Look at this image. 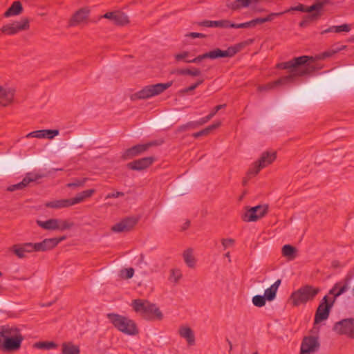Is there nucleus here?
Returning a JSON list of instances; mask_svg holds the SVG:
<instances>
[{"label":"nucleus","instance_id":"f257e3e1","mask_svg":"<svg viewBox=\"0 0 354 354\" xmlns=\"http://www.w3.org/2000/svg\"><path fill=\"white\" fill-rule=\"evenodd\" d=\"M313 59L312 57L303 55L295 57L290 61L281 62L277 64V67L281 69H288L290 74L283 76L277 80L269 82L265 85L260 86L259 91H268L273 89L279 86L288 84L292 82L298 76H304L310 73V71L306 68L309 60Z\"/></svg>","mask_w":354,"mask_h":354},{"label":"nucleus","instance_id":"f03ea898","mask_svg":"<svg viewBox=\"0 0 354 354\" xmlns=\"http://www.w3.org/2000/svg\"><path fill=\"white\" fill-rule=\"evenodd\" d=\"M24 337L20 330L14 326H0V350L13 352L21 348Z\"/></svg>","mask_w":354,"mask_h":354},{"label":"nucleus","instance_id":"7ed1b4c3","mask_svg":"<svg viewBox=\"0 0 354 354\" xmlns=\"http://www.w3.org/2000/svg\"><path fill=\"white\" fill-rule=\"evenodd\" d=\"M133 310L147 321H161L163 314L155 304L145 299H133L131 303Z\"/></svg>","mask_w":354,"mask_h":354},{"label":"nucleus","instance_id":"20e7f679","mask_svg":"<svg viewBox=\"0 0 354 354\" xmlns=\"http://www.w3.org/2000/svg\"><path fill=\"white\" fill-rule=\"evenodd\" d=\"M106 317L118 331L125 335L135 336L139 333L136 323L128 317L117 313H108Z\"/></svg>","mask_w":354,"mask_h":354},{"label":"nucleus","instance_id":"39448f33","mask_svg":"<svg viewBox=\"0 0 354 354\" xmlns=\"http://www.w3.org/2000/svg\"><path fill=\"white\" fill-rule=\"evenodd\" d=\"M347 289H339L338 292H336L337 289H330L328 295H325L322 299V302L318 306L315 316V323H319L328 317L330 310L333 305V303L337 297L342 295Z\"/></svg>","mask_w":354,"mask_h":354},{"label":"nucleus","instance_id":"423d86ee","mask_svg":"<svg viewBox=\"0 0 354 354\" xmlns=\"http://www.w3.org/2000/svg\"><path fill=\"white\" fill-rule=\"evenodd\" d=\"M173 84V82L167 83H158L156 84L148 85L142 90L136 93L134 96L137 99H147L155 95H158L166 89L169 88Z\"/></svg>","mask_w":354,"mask_h":354},{"label":"nucleus","instance_id":"0eeeda50","mask_svg":"<svg viewBox=\"0 0 354 354\" xmlns=\"http://www.w3.org/2000/svg\"><path fill=\"white\" fill-rule=\"evenodd\" d=\"M310 289H297L292 292L290 295L288 302L292 306H299L301 304H305L309 299H313L317 294V291H314L310 294Z\"/></svg>","mask_w":354,"mask_h":354},{"label":"nucleus","instance_id":"6e6552de","mask_svg":"<svg viewBox=\"0 0 354 354\" xmlns=\"http://www.w3.org/2000/svg\"><path fill=\"white\" fill-rule=\"evenodd\" d=\"M268 209V205H257L250 207L243 214L242 219L245 222L257 221L267 214Z\"/></svg>","mask_w":354,"mask_h":354},{"label":"nucleus","instance_id":"1a4fd4ad","mask_svg":"<svg viewBox=\"0 0 354 354\" xmlns=\"http://www.w3.org/2000/svg\"><path fill=\"white\" fill-rule=\"evenodd\" d=\"M157 145V141H152L145 144L134 145L132 147L126 149L122 155V158L124 160L131 159L133 157L139 156L146 151L149 147Z\"/></svg>","mask_w":354,"mask_h":354},{"label":"nucleus","instance_id":"9d476101","mask_svg":"<svg viewBox=\"0 0 354 354\" xmlns=\"http://www.w3.org/2000/svg\"><path fill=\"white\" fill-rule=\"evenodd\" d=\"M139 221L138 217L128 216L122 219L119 223H115L111 227L113 232L121 233L129 232L131 230Z\"/></svg>","mask_w":354,"mask_h":354},{"label":"nucleus","instance_id":"9b49d317","mask_svg":"<svg viewBox=\"0 0 354 354\" xmlns=\"http://www.w3.org/2000/svg\"><path fill=\"white\" fill-rule=\"evenodd\" d=\"M29 28V21L27 18L23 19L21 21H14L2 26L1 31L6 35H15L19 31L25 30Z\"/></svg>","mask_w":354,"mask_h":354},{"label":"nucleus","instance_id":"f8f14e48","mask_svg":"<svg viewBox=\"0 0 354 354\" xmlns=\"http://www.w3.org/2000/svg\"><path fill=\"white\" fill-rule=\"evenodd\" d=\"M333 330L339 334L347 335L354 338V319H345L335 323Z\"/></svg>","mask_w":354,"mask_h":354},{"label":"nucleus","instance_id":"ddd939ff","mask_svg":"<svg viewBox=\"0 0 354 354\" xmlns=\"http://www.w3.org/2000/svg\"><path fill=\"white\" fill-rule=\"evenodd\" d=\"M102 18L111 20L116 26H124L129 21L127 15L119 10L108 12L100 17V19Z\"/></svg>","mask_w":354,"mask_h":354},{"label":"nucleus","instance_id":"4468645a","mask_svg":"<svg viewBox=\"0 0 354 354\" xmlns=\"http://www.w3.org/2000/svg\"><path fill=\"white\" fill-rule=\"evenodd\" d=\"M278 289H266L263 295H257L252 297V304L257 307H263L266 301H273L277 295Z\"/></svg>","mask_w":354,"mask_h":354},{"label":"nucleus","instance_id":"2eb2a0df","mask_svg":"<svg viewBox=\"0 0 354 354\" xmlns=\"http://www.w3.org/2000/svg\"><path fill=\"white\" fill-rule=\"evenodd\" d=\"M319 347V344L316 337L313 336L306 337L301 343L300 354H310L316 351Z\"/></svg>","mask_w":354,"mask_h":354},{"label":"nucleus","instance_id":"dca6fc26","mask_svg":"<svg viewBox=\"0 0 354 354\" xmlns=\"http://www.w3.org/2000/svg\"><path fill=\"white\" fill-rule=\"evenodd\" d=\"M154 160L155 158L152 156L142 158L129 162L127 167L131 170L141 171L151 165Z\"/></svg>","mask_w":354,"mask_h":354},{"label":"nucleus","instance_id":"f3484780","mask_svg":"<svg viewBox=\"0 0 354 354\" xmlns=\"http://www.w3.org/2000/svg\"><path fill=\"white\" fill-rule=\"evenodd\" d=\"M59 133V131L58 129H42L30 132L26 137L53 139Z\"/></svg>","mask_w":354,"mask_h":354},{"label":"nucleus","instance_id":"a211bd4d","mask_svg":"<svg viewBox=\"0 0 354 354\" xmlns=\"http://www.w3.org/2000/svg\"><path fill=\"white\" fill-rule=\"evenodd\" d=\"M219 58H222L220 53V48H216L212 50L200 55L195 58L192 59V60L185 59V62L197 64L205 59H216Z\"/></svg>","mask_w":354,"mask_h":354},{"label":"nucleus","instance_id":"6ab92c4d","mask_svg":"<svg viewBox=\"0 0 354 354\" xmlns=\"http://www.w3.org/2000/svg\"><path fill=\"white\" fill-rule=\"evenodd\" d=\"M90 13V10L87 7L82 8L76 11L70 19L71 26H75L82 22L86 21Z\"/></svg>","mask_w":354,"mask_h":354},{"label":"nucleus","instance_id":"aec40b11","mask_svg":"<svg viewBox=\"0 0 354 354\" xmlns=\"http://www.w3.org/2000/svg\"><path fill=\"white\" fill-rule=\"evenodd\" d=\"M252 39H249V43H252ZM248 44V41H243V42L236 44L234 46H231L228 47L226 50L220 49L221 57L222 58L232 57L237 53H239L240 50H241V49L243 48Z\"/></svg>","mask_w":354,"mask_h":354},{"label":"nucleus","instance_id":"412c9836","mask_svg":"<svg viewBox=\"0 0 354 354\" xmlns=\"http://www.w3.org/2000/svg\"><path fill=\"white\" fill-rule=\"evenodd\" d=\"M253 3H258V0H227L226 6L232 10H238L243 8H247Z\"/></svg>","mask_w":354,"mask_h":354},{"label":"nucleus","instance_id":"4be33fe9","mask_svg":"<svg viewBox=\"0 0 354 354\" xmlns=\"http://www.w3.org/2000/svg\"><path fill=\"white\" fill-rule=\"evenodd\" d=\"M14 98V90L6 89L0 86V105L6 106L12 103Z\"/></svg>","mask_w":354,"mask_h":354},{"label":"nucleus","instance_id":"5701e85b","mask_svg":"<svg viewBox=\"0 0 354 354\" xmlns=\"http://www.w3.org/2000/svg\"><path fill=\"white\" fill-rule=\"evenodd\" d=\"M179 335L185 339L188 345L195 344V335L191 328L188 326H180L178 329Z\"/></svg>","mask_w":354,"mask_h":354},{"label":"nucleus","instance_id":"b1692460","mask_svg":"<svg viewBox=\"0 0 354 354\" xmlns=\"http://www.w3.org/2000/svg\"><path fill=\"white\" fill-rule=\"evenodd\" d=\"M276 152L269 153L264 152L262 153L259 160L255 163L257 164L260 168H264L271 164L276 159Z\"/></svg>","mask_w":354,"mask_h":354},{"label":"nucleus","instance_id":"393cba45","mask_svg":"<svg viewBox=\"0 0 354 354\" xmlns=\"http://www.w3.org/2000/svg\"><path fill=\"white\" fill-rule=\"evenodd\" d=\"M45 206L53 209H62L73 206L71 198L55 200L46 203Z\"/></svg>","mask_w":354,"mask_h":354},{"label":"nucleus","instance_id":"a878e982","mask_svg":"<svg viewBox=\"0 0 354 354\" xmlns=\"http://www.w3.org/2000/svg\"><path fill=\"white\" fill-rule=\"evenodd\" d=\"M331 3L330 0H315L314 3L308 6V10L312 13H318L319 18H320L324 7Z\"/></svg>","mask_w":354,"mask_h":354},{"label":"nucleus","instance_id":"bb28decb","mask_svg":"<svg viewBox=\"0 0 354 354\" xmlns=\"http://www.w3.org/2000/svg\"><path fill=\"white\" fill-rule=\"evenodd\" d=\"M95 192L94 189H89L78 193L75 197L71 198L73 205L84 201L86 198H90Z\"/></svg>","mask_w":354,"mask_h":354},{"label":"nucleus","instance_id":"cd10ccee","mask_svg":"<svg viewBox=\"0 0 354 354\" xmlns=\"http://www.w3.org/2000/svg\"><path fill=\"white\" fill-rule=\"evenodd\" d=\"M23 11V7L20 1H14L10 7L4 12L5 17H10L11 16L18 15Z\"/></svg>","mask_w":354,"mask_h":354},{"label":"nucleus","instance_id":"c85d7f7f","mask_svg":"<svg viewBox=\"0 0 354 354\" xmlns=\"http://www.w3.org/2000/svg\"><path fill=\"white\" fill-rule=\"evenodd\" d=\"M36 222L38 226L48 230H57L59 223L58 218H50L45 221L37 220Z\"/></svg>","mask_w":354,"mask_h":354},{"label":"nucleus","instance_id":"c756f323","mask_svg":"<svg viewBox=\"0 0 354 354\" xmlns=\"http://www.w3.org/2000/svg\"><path fill=\"white\" fill-rule=\"evenodd\" d=\"M78 346L71 342H64L62 345V354H80Z\"/></svg>","mask_w":354,"mask_h":354},{"label":"nucleus","instance_id":"7c9ffc66","mask_svg":"<svg viewBox=\"0 0 354 354\" xmlns=\"http://www.w3.org/2000/svg\"><path fill=\"white\" fill-rule=\"evenodd\" d=\"M37 252H44L55 248L52 238L45 239L41 242L36 243Z\"/></svg>","mask_w":354,"mask_h":354},{"label":"nucleus","instance_id":"2f4dec72","mask_svg":"<svg viewBox=\"0 0 354 354\" xmlns=\"http://www.w3.org/2000/svg\"><path fill=\"white\" fill-rule=\"evenodd\" d=\"M318 13H312L309 15H304L303 17L302 21H301L299 24V26L301 28H306L309 26L311 22L316 21L319 19Z\"/></svg>","mask_w":354,"mask_h":354},{"label":"nucleus","instance_id":"473e14b6","mask_svg":"<svg viewBox=\"0 0 354 354\" xmlns=\"http://www.w3.org/2000/svg\"><path fill=\"white\" fill-rule=\"evenodd\" d=\"M297 249L295 247L287 244L282 248V254L290 260H293L297 255Z\"/></svg>","mask_w":354,"mask_h":354},{"label":"nucleus","instance_id":"72a5a7b5","mask_svg":"<svg viewBox=\"0 0 354 354\" xmlns=\"http://www.w3.org/2000/svg\"><path fill=\"white\" fill-rule=\"evenodd\" d=\"M183 256L187 266L189 268H194L196 263V259L193 256V250L192 248L187 249L184 251Z\"/></svg>","mask_w":354,"mask_h":354},{"label":"nucleus","instance_id":"f704fd0d","mask_svg":"<svg viewBox=\"0 0 354 354\" xmlns=\"http://www.w3.org/2000/svg\"><path fill=\"white\" fill-rule=\"evenodd\" d=\"M12 252L18 258L23 259L26 257L25 251L21 244H15L10 248Z\"/></svg>","mask_w":354,"mask_h":354},{"label":"nucleus","instance_id":"c9c22d12","mask_svg":"<svg viewBox=\"0 0 354 354\" xmlns=\"http://www.w3.org/2000/svg\"><path fill=\"white\" fill-rule=\"evenodd\" d=\"M35 347L40 349L50 350L57 348V345L53 342H39L35 344Z\"/></svg>","mask_w":354,"mask_h":354},{"label":"nucleus","instance_id":"e433bc0d","mask_svg":"<svg viewBox=\"0 0 354 354\" xmlns=\"http://www.w3.org/2000/svg\"><path fill=\"white\" fill-rule=\"evenodd\" d=\"M212 28H232V21L227 19H223L219 21H212Z\"/></svg>","mask_w":354,"mask_h":354},{"label":"nucleus","instance_id":"4c0bfd02","mask_svg":"<svg viewBox=\"0 0 354 354\" xmlns=\"http://www.w3.org/2000/svg\"><path fill=\"white\" fill-rule=\"evenodd\" d=\"M58 221L57 230L64 231L71 229L74 225L73 222L68 220L58 219Z\"/></svg>","mask_w":354,"mask_h":354},{"label":"nucleus","instance_id":"58836bf2","mask_svg":"<svg viewBox=\"0 0 354 354\" xmlns=\"http://www.w3.org/2000/svg\"><path fill=\"white\" fill-rule=\"evenodd\" d=\"M292 11H299V12H302L310 13V12H309V10H308V6H305L302 3H299L296 6H292V7L289 8L288 9H287L284 11V13H288Z\"/></svg>","mask_w":354,"mask_h":354},{"label":"nucleus","instance_id":"ea45409f","mask_svg":"<svg viewBox=\"0 0 354 354\" xmlns=\"http://www.w3.org/2000/svg\"><path fill=\"white\" fill-rule=\"evenodd\" d=\"M27 186V181L23 179L20 183L8 186L7 191L12 192L16 190H21L24 189Z\"/></svg>","mask_w":354,"mask_h":354},{"label":"nucleus","instance_id":"a19ab883","mask_svg":"<svg viewBox=\"0 0 354 354\" xmlns=\"http://www.w3.org/2000/svg\"><path fill=\"white\" fill-rule=\"evenodd\" d=\"M134 274V269L133 268H123L120 270L119 276L122 279H131Z\"/></svg>","mask_w":354,"mask_h":354},{"label":"nucleus","instance_id":"79ce46f5","mask_svg":"<svg viewBox=\"0 0 354 354\" xmlns=\"http://www.w3.org/2000/svg\"><path fill=\"white\" fill-rule=\"evenodd\" d=\"M253 27H254L253 20L241 24H235L232 22V28H250Z\"/></svg>","mask_w":354,"mask_h":354},{"label":"nucleus","instance_id":"37998d69","mask_svg":"<svg viewBox=\"0 0 354 354\" xmlns=\"http://www.w3.org/2000/svg\"><path fill=\"white\" fill-rule=\"evenodd\" d=\"M221 125V122L220 121H218V122L213 123L211 125H209L208 127H205V129H202L204 136L209 135L212 131L218 128Z\"/></svg>","mask_w":354,"mask_h":354},{"label":"nucleus","instance_id":"c03bdc74","mask_svg":"<svg viewBox=\"0 0 354 354\" xmlns=\"http://www.w3.org/2000/svg\"><path fill=\"white\" fill-rule=\"evenodd\" d=\"M42 177L41 175L35 173H28L26 176L24 178V180L27 181V185L31 182H35L37 180L41 178Z\"/></svg>","mask_w":354,"mask_h":354},{"label":"nucleus","instance_id":"a18cd8bd","mask_svg":"<svg viewBox=\"0 0 354 354\" xmlns=\"http://www.w3.org/2000/svg\"><path fill=\"white\" fill-rule=\"evenodd\" d=\"M86 182V178H76L73 182L69 183L67 184L68 187H83Z\"/></svg>","mask_w":354,"mask_h":354},{"label":"nucleus","instance_id":"49530a36","mask_svg":"<svg viewBox=\"0 0 354 354\" xmlns=\"http://www.w3.org/2000/svg\"><path fill=\"white\" fill-rule=\"evenodd\" d=\"M261 169L262 168H260V167L254 162L253 167L250 168L248 171L247 172V177L248 178H250L252 176H256Z\"/></svg>","mask_w":354,"mask_h":354},{"label":"nucleus","instance_id":"de8ad7c7","mask_svg":"<svg viewBox=\"0 0 354 354\" xmlns=\"http://www.w3.org/2000/svg\"><path fill=\"white\" fill-rule=\"evenodd\" d=\"M347 265V261H339L338 260H333L331 262V268L334 270H342Z\"/></svg>","mask_w":354,"mask_h":354},{"label":"nucleus","instance_id":"09e8293b","mask_svg":"<svg viewBox=\"0 0 354 354\" xmlns=\"http://www.w3.org/2000/svg\"><path fill=\"white\" fill-rule=\"evenodd\" d=\"M25 252H37L36 243H25L21 244Z\"/></svg>","mask_w":354,"mask_h":354},{"label":"nucleus","instance_id":"8fccbe9b","mask_svg":"<svg viewBox=\"0 0 354 354\" xmlns=\"http://www.w3.org/2000/svg\"><path fill=\"white\" fill-rule=\"evenodd\" d=\"M201 75V71L198 68H186V75L198 77Z\"/></svg>","mask_w":354,"mask_h":354},{"label":"nucleus","instance_id":"3c124183","mask_svg":"<svg viewBox=\"0 0 354 354\" xmlns=\"http://www.w3.org/2000/svg\"><path fill=\"white\" fill-rule=\"evenodd\" d=\"M189 51H183L182 53L176 54L174 57L177 62L183 61L185 62V59H187L189 57Z\"/></svg>","mask_w":354,"mask_h":354},{"label":"nucleus","instance_id":"603ef678","mask_svg":"<svg viewBox=\"0 0 354 354\" xmlns=\"http://www.w3.org/2000/svg\"><path fill=\"white\" fill-rule=\"evenodd\" d=\"M339 50V49L338 48L337 50H328L324 51L319 55V58L324 59H326L328 57H330L333 55H334L336 53H337Z\"/></svg>","mask_w":354,"mask_h":354},{"label":"nucleus","instance_id":"864d4df0","mask_svg":"<svg viewBox=\"0 0 354 354\" xmlns=\"http://www.w3.org/2000/svg\"><path fill=\"white\" fill-rule=\"evenodd\" d=\"M203 82H204L203 79H199L194 84L185 88L183 91L185 93L192 91L195 90L199 85L202 84L203 83Z\"/></svg>","mask_w":354,"mask_h":354},{"label":"nucleus","instance_id":"5fc2aeb1","mask_svg":"<svg viewBox=\"0 0 354 354\" xmlns=\"http://www.w3.org/2000/svg\"><path fill=\"white\" fill-rule=\"evenodd\" d=\"M235 241L233 239H223L221 240L222 245L224 248V250L227 249V248L232 247Z\"/></svg>","mask_w":354,"mask_h":354},{"label":"nucleus","instance_id":"6e6d98bb","mask_svg":"<svg viewBox=\"0 0 354 354\" xmlns=\"http://www.w3.org/2000/svg\"><path fill=\"white\" fill-rule=\"evenodd\" d=\"M283 14H285L284 11L283 12H271L268 16L264 17L265 18V21L266 22L272 21L274 19V17H280V16H281Z\"/></svg>","mask_w":354,"mask_h":354},{"label":"nucleus","instance_id":"4d7b16f0","mask_svg":"<svg viewBox=\"0 0 354 354\" xmlns=\"http://www.w3.org/2000/svg\"><path fill=\"white\" fill-rule=\"evenodd\" d=\"M180 276L181 273L179 270H172L170 276V279L173 280L174 281H177L178 279L180 277Z\"/></svg>","mask_w":354,"mask_h":354},{"label":"nucleus","instance_id":"13d9d810","mask_svg":"<svg viewBox=\"0 0 354 354\" xmlns=\"http://www.w3.org/2000/svg\"><path fill=\"white\" fill-rule=\"evenodd\" d=\"M124 195V192H116L113 193H109L106 196V198H115L120 196H123Z\"/></svg>","mask_w":354,"mask_h":354},{"label":"nucleus","instance_id":"bf43d9fd","mask_svg":"<svg viewBox=\"0 0 354 354\" xmlns=\"http://www.w3.org/2000/svg\"><path fill=\"white\" fill-rule=\"evenodd\" d=\"M186 36L192 37L193 39H194V38H205L206 37V35L205 34L199 33V32H194L187 34Z\"/></svg>","mask_w":354,"mask_h":354},{"label":"nucleus","instance_id":"052dcab7","mask_svg":"<svg viewBox=\"0 0 354 354\" xmlns=\"http://www.w3.org/2000/svg\"><path fill=\"white\" fill-rule=\"evenodd\" d=\"M226 105L225 104L217 105L211 111V112L209 114L211 115L212 118H213L219 110H221Z\"/></svg>","mask_w":354,"mask_h":354},{"label":"nucleus","instance_id":"680f3d73","mask_svg":"<svg viewBox=\"0 0 354 354\" xmlns=\"http://www.w3.org/2000/svg\"><path fill=\"white\" fill-rule=\"evenodd\" d=\"M171 74L177 75H186V68H176L171 71Z\"/></svg>","mask_w":354,"mask_h":354},{"label":"nucleus","instance_id":"e2e57ef3","mask_svg":"<svg viewBox=\"0 0 354 354\" xmlns=\"http://www.w3.org/2000/svg\"><path fill=\"white\" fill-rule=\"evenodd\" d=\"M187 127L188 129H195L198 128L199 126L198 121H190L187 123Z\"/></svg>","mask_w":354,"mask_h":354},{"label":"nucleus","instance_id":"0e129e2a","mask_svg":"<svg viewBox=\"0 0 354 354\" xmlns=\"http://www.w3.org/2000/svg\"><path fill=\"white\" fill-rule=\"evenodd\" d=\"M212 21H211V20H204V21L198 22V25L200 26H203V27L212 28Z\"/></svg>","mask_w":354,"mask_h":354},{"label":"nucleus","instance_id":"69168bd1","mask_svg":"<svg viewBox=\"0 0 354 354\" xmlns=\"http://www.w3.org/2000/svg\"><path fill=\"white\" fill-rule=\"evenodd\" d=\"M212 118L209 114H208L207 116L203 117L201 118L199 120H198L199 126H202L204 124L207 123L208 121H209Z\"/></svg>","mask_w":354,"mask_h":354},{"label":"nucleus","instance_id":"338daca9","mask_svg":"<svg viewBox=\"0 0 354 354\" xmlns=\"http://www.w3.org/2000/svg\"><path fill=\"white\" fill-rule=\"evenodd\" d=\"M52 239L53 241L54 245H55V247H56L60 242L65 240L66 239V236H62L60 237H55V238H52Z\"/></svg>","mask_w":354,"mask_h":354},{"label":"nucleus","instance_id":"774afa93","mask_svg":"<svg viewBox=\"0 0 354 354\" xmlns=\"http://www.w3.org/2000/svg\"><path fill=\"white\" fill-rule=\"evenodd\" d=\"M341 32H349L351 30V26L346 24L339 26Z\"/></svg>","mask_w":354,"mask_h":354}]
</instances>
